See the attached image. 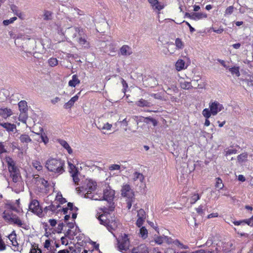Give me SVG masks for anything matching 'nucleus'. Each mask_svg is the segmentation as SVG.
Here are the masks:
<instances>
[{
  "instance_id": "nucleus-54",
  "label": "nucleus",
  "mask_w": 253,
  "mask_h": 253,
  "mask_svg": "<svg viewBox=\"0 0 253 253\" xmlns=\"http://www.w3.org/2000/svg\"><path fill=\"white\" fill-rule=\"evenodd\" d=\"M134 197H133V198H127V200H126V204H127V208L129 210L131 207V206H132V203L134 201Z\"/></svg>"
},
{
  "instance_id": "nucleus-4",
  "label": "nucleus",
  "mask_w": 253,
  "mask_h": 253,
  "mask_svg": "<svg viewBox=\"0 0 253 253\" xmlns=\"http://www.w3.org/2000/svg\"><path fill=\"white\" fill-rule=\"evenodd\" d=\"M2 217L7 223L15 224L20 227L26 229V224L22 222L17 215L13 214L11 211H5L2 214Z\"/></svg>"
},
{
  "instance_id": "nucleus-61",
  "label": "nucleus",
  "mask_w": 253,
  "mask_h": 253,
  "mask_svg": "<svg viewBox=\"0 0 253 253\" xmlns=\"http://www.w3.org/2000/svg\"><path fill=\"white\" fill-rule=\"evenodd\" d=\"M60 207V206L59 204H57V205H53V204H51L50 205V208L52 209H51V211H52V212H55L56 210L58 208H59Z\"/></svg>"
},
{
  "instance_id": "nucleus-64",
  "label": "nucleus",
  "mask_w": 253,
  "mask_h": 253,
  "mask_svg": "<svg viewBox=\"0 0 253 253\" xmlns=\"http://www.w3.org/2000/svg\"><path fill=\"white\" fill-rule=\"evenodd\" d=\"M192 253H214V251H205L204 250H200Z\"/></svg>"
},
{
  "instance_id": "nucleus-59",
  "label": "nucleus",
  "mask_w": 253,
  "mask_h": 253,
  "mask_svg": "<svg viewBox=\"0 0 253 253\" xmlns=\"http://www.w3.org/2000/svg\"><path fill=\"white\" fill-rule=\"evenodd\" d=\"M6 249V245L3 240L0 237V251H4Z\"/></svg>"
},
{
  "instance_id": "nucleus-46",
  "label": "nucleus",
  "mask_w": 253,
  "mask_h": 253,
  "mask_svg": "<svg viewBox=\"0 0 253 253\" xmlns=\"http://www.w3.org/2000/svg\"><path fill=\"white\" fill-rule=\"evenodd\" d=\"M109 170L110 171L113 170H118L121 169V166L118 165V164H113L111 165L109 167Z\"/></svg>"
},
{
  "instance_id": "nucleus-38",
  "label": "nucleus",
  "mask_w": 253,
  "mask_h": 253,
  "mask_svg": "<svg viewBox=\"0 0 253 253\" xmlns=\"http://www.w3.org/2000/svg\"><path fill=\"white\" fill-rule=\"evenodd\" d=\"M15 237H16L15 234H11L8 236V238H9V240H10V241L11 242L12 245L13 246H16L17 245H18V243L16 240Z\"/></svg>"
},
{
  "instance_id": "nucleus-19",
  "label": "nucleus",
  "mask_w": 253,
  "mask_h": 253,
  "mask_svg": "<svg viewBox=\"0 0 253 253\" xmlns=\"http://www.w3.org/2000/svg\"><path fill=\"white\" fill-rule=\"evenodd\" d=\"M119 53L121 55L128 56L132 54V50L128 45H124L121 47Z\"/></svg>"
},
{
  "instance_id": "nucleus-48",
  "label": "nucleus",
  "mask_w": 253,
  "mask_h": 253,
  "mask_svg": "<svg viewBox=\"0 0 253 253\" xmlns=\"http://www.w3.org/2000/svg\"><path fill=\"white\" fill-rule=\"evenodd\" d=\"M17 19L16 17H13L12 18H11L10 19L8 20H5L3 21V24L5 26H7L9 24L12 23L14 21H15Z\"/></svg>"
},
{
  "instance_id": "nucleus-28",
  "label": "nucleus",
  "mask_w": 253,
  "mask_h": 253,
  "mask_svg": "<svg viewBox=\"0 0 253 253\" xmlns=\"http://www.w3.org/2000/svg\"><path fill=\"white\" fill-rule=\"evenodd\" d=\"M135 104L140 107H149L150 106V103L143 99H140L139 100L136 102Z\"/></svg>"
},
{
  "instance_id": "nucleus-8",
  "label": "nucleus",
  "mask_w": 253,
  "mask_h": 253,
  "mask_svg": "<svg viewBox=\"0 0 253 253\" xmlns=\"http://www.w3.org/2000/svg\"><path fill=\"white\" fill-rule=\"evenodd\" d=\"M29 209L39 216L41 217L42 216V211L37 200H33L31 201L29 206Z\"/></svg>"
},
{
  "instance_id": "nucleus-6",
  "label": "nucleus",
  "mask_w": 253,
  "mask_h": 253,
  "mask_svg": "<svg viewBox=\"0 0 253 253\" xmlns=\"http://www.w3.org/2000/svg\"><path fill=\"white\" fill-rule=\"evenodd\" d=\"M115 195L114 190H112L110 187H108L106 189H104L103 193V200L107 201L108 203L109 204V211H112L114 207L111 205L112 200L114 198Z\"/></svg>"
},
{
  "instance_id": "nucleus-57",
  "label": "nucleus",
  "mask_w": 253,
  "mask_h": 253,
  "mask_svg": "<svg viewBox=\"0 0 253 253\" xmlns=\"http://www.w3.org/2000/svg\"><path fill=\"white\" fill-rule=\"evenodd\" d=\"M145 219H141V218H137V220L136 222V225L138 227H141L144 222L145 221Z\"/></svg>"
},
{
  "instance_id": "nucleus-35",
  "label": "nucleus",
  "mask_w": 253,
  "mask_h": 253,
  "mask_svg": "<svg viewBox=\"0 0 253 253\" xmlns=\"http://www.w3.org/2000/svg\"><path fill=\"white\" fill-rule=\"evenodd\" d=\"M154 240L155 243L158 245H161L164 242V236H159L155 235Z\"/></svg>"
},
{
  "instance_id": "nucleus-20",
  "label": "nucleus",
  "mask_w": 253,
  "mask_h": 253,
  "mask_svg": "<svg viewBox=\"0 0 253 253\" xmlns=\"http://www.w3.org/2000/svg\"><path fill=\"white\" fill-rule=\"evenodd\" d=\"M96 187L97 184L96 182L88 181L86 184L84 192H85V193H93V192L96 190Z\"/></svg>"
},
{
  "instance_id": "nucleus-9",
  "label": "nucleus",
  "mask_w": 253,
  "mask_h": 253,
  "mask_svg": "<svg viewBox=\"0 0 253 253\" xmlns=\"http://www.w3.org/2000/svg\"><path fill=\"white\" fill-rule=\"evenodd\" d=\"M129 239L126 235L118 241L119 250L121 252L126 251L129 249Z\"/></svg>"
},
{
  "instance_id": "nucleus-33",
  "label": "nucleus",
  "mask_w": 253,
  "mask_h": 253,
  "mask_svg": "<svg viewBox=\"0 0 253 253\" xmlns=\"http://www.w3.org/2000/svg\"><path fill=\"white\" fill-rule=\"evenodd\" d=\"M56 200L59 202V204H63L67 202L66 200L62 197L61 193H58L56 196Z\"/></svg>"
},
{
  "instance_id": "nucleus-22",
  "label": "nucleus",
  "mask_w": 253,
  "mask_h": 253,
  "mask_svg": "<svg viewBox=\"0 0 253 253\" xmlns=\"http://www.w3.org/2000/svg\"><path fill=\"white\" fill-rule=\"evenodd\" d=\"M192 20H198L207 17V14L203 12H192Z\"/></svg>"
},
{
  "instance_id": "nucleus-39",
  "label": "nucleus",
  "mask_w": 253,
  "mask_h": 253,
  "mask_svg": "<svg viewBox=\"0 0 253 253\" xmlns=\"http://www.w3.org/2000/svg\"><path fill=\"white\" fill-rule=\"evenodd\" d=\"M32 165L38 171H40L42 169V167L39 161H35L33 162Z\"/></svg>"
},
{
  "instance_id": "nucleus-34",
  "label": "nucleus",
  "mask_w": 253,
  "mask_h": 253,
  "mask_svg": "<svg viewBox=\"0 0 253 253\" xmlns=\"http://www.w3.org/2000/svg\"><path fill=\"white\" fill-rule=\"evenodd\" d=\"M229 70L232 75H235L237 77H239L240 75L239 68L238 67L230 68L229 69Z\"/></svg>"
},
{
  "instance_id": "nucleus-30",
  "label": "nucleus",
  "mask_w": 253,
  "mask_h": 253,
  "mask_svg": "<svg viewBox=\"0 0 253 253\" xmlns=\"http://www.w3.org/2000/svg\"><path fill=\"white\" fill-rule=\"evenodd\" d=\"M201 196L198 193L193 194L189 199L191 204H195L200 199Z\"/></svg>"
},
{
  "instance_id": "nucleus-62",
  "label": "nucleus",
  "mask_w": 253,
  "mask_h": 253,
  "mask_svg": "<svg viewBox=\"0 0 253 253\" xmlns=\"http://www.w3.org/2000/svg\"><path fill=\"white\" fill-rule=\"evenodd\" d=\"M203 208V207L202 205H201L198 208L196 209L197 212L200 215H202L204 213Z\"/></svg>"
},
{
  "instance_id": "nucleus-18",
  "label": "nucleus",
  "mask_w": 253,
  "mask_h": 253,
  "mask_svg": "<svg viewBox=\"0 0 253 253\" xmlns=\"http://www.w3.org/2000/svg\"><path fill=\"white\" fill-rule=\"evenodd\" d=\"M84 197L88 198L93 200H103V196L100 194L97 193L94 194L93 193H85L84 194Z\"/></svg>"
},
{
  "instance_id": "nucleus-25",
  "label": "nucleus",
  "mask_w": 253,
  "mask_h": 253,
  "mask_svg": "<svg viewBox=\"0 0 253 253\" xmlns=\"http://www.w3.org/2000/svg\"><path fill=\"white\" fill-rule=\"evenodd\" d=\"M58 142L61 146H62L65 149H66L67 150L69 154H71L72 153V149L66 141L64 140L59 139L58 140Z\"/></svg>"
},
{
  "instance_id": "nucleus-41",
  "label": "nucleus",
  "mask_w": 253,
  "mask_h": 253,
  "mask_svg": "<svg viewBox=\"0 0 253 253\" xmlns=\"http://www.w3.org/2000/svg\"><path fill=\"white\" fill-rule=\"evenodd\" d=\"M48 64L51 67H54L58 64V60L55 58H50L48 61Z\"/></svg>"
},
{
  "instance_id": "nucleus-53",
  "label": "nucleus",
  "mask_w": 253,
  "mask_h": 253,
  "mask_svg": "<svg viewBox=\"0 0 253 253\" xmlns=\"http://www.w3.org/2000/svg\"><path fill=\"white\" fill-rule=\"evenodd\" d=\"M152 6H153V7L154 9H157V10H158L159 11L162 10L164 8L163 5H161L159 3L158 0L157 1V3L155 4H154V5H152Z\"/></svg>"
},
{
  "instance_id": "nucleus-49",
  "label": "nucleus",
  "mask_w": 253,
  "mask_h": 253,
  "mask_svg": "<svg viewBox=\"0 0 253 253\" xmlns=\"http://www.w3.org/2000/svg\"><path fill=\"white\" fill-rule=\"evenodd\" d=\"M67 206L68 210L69 209L71 211L76 212L78 210V208L74 207L73 204L72 203L69 202Z\"/></svg>"
},
{
  "instance_id": "nucleus-47",
  "label": "nucleus",
  "mask_w": 253,
  "mask_h": 253,
  "mask_svg": "<svg viewBox=\"0 0 253 253\" xmlns=\"http://www.w3.org/2000/svg\"><path fill=\"white\" fill-rule=\"evenodd\" d=\"M140 234L143 238H146L147 236L148 231L145 227H142L140 229Z\"/></svg>"
},
{
  "instance_id": "nucleus-32",
  "label": "nucleus",
  "mask_w": 253,
  "mask_h": 253,
  "mask_svg": "<svg viewBox=\"0 0 253 253\" xmlns=\"http://www.w3.org/2000/svg\"><path fill=\"white\" fill-rule=\"evenodd\" d=\"M101 132L103 134H111L113 133L115 130H112V127H98Z\"/></svg>"
},
{
  "instance_id": "nucleus-21",
  "label": "nucleus",
  "mask_w": 253,
  "mask_h": 253,
  "mask_svg": "<svg viewBox=\"0 0 253 253\" xmlns=\"http://www.w3.org/2000/svg\"><path fill=\"white\" fill-rule=\"evenodd\" d=\"M12 114L10 109L7 108H0V116L3 118H7Z\"/></svg>"
},
{
  "instance_id": "nucleus-63",
  "label": "nucleus",
  "mask_w": 253,
  "mask_h": 253,
  "mask_svg": "<svg viewBox=\"0 0 253 253\" xmlns=\"http://www.w3.org/2000/svg\"><path fill=\"white\" fill-rule=\"evenodd\" d=\"M65 236L68 237L69 236H74L75 235V232L71 230V229H69L65 234Z\"/></svg>"
},
{
  "instance_id": "nucleus-24",
  "label": "nucleus",
  "mask_w": 253,
  "mask_h": 253,
  "mask_svg": "<svg viewBox=\"0 0 253 253\" xmlns=\"http://www.w3.org/2000/svg\"><path fill=\"white\" fill-rule=\"evenodd\" d=\"M78 98L79 96L78 95H76L75 96L73 97L68 102L64 104V108L69 109L71 108V107L73 106L74 103L78 100Z\"/></svg>"
},
{
  "instance_id": "nucleus-11",
  "label": "nucleus",
  "mask_w": 253,
  "mask_h": 253,
  "mask_svg": "<svg viewBox=\"0 0 253 253\" xmlns=\"http://www.w3.org/2000/svg\"><path fill=\"white\" fill-rule=\"evenodd\" d=\"M69 165L70 167L71 170L70 172L71 174L73 181L76 185H78L80 181V178L79 177L80 172L74 165L70 163H69Z\"/></svg>"
},
{
  "instance_id": "nucleus-5",
  "label": "nucleus",
  "mask_w": 253,
  "mask_h": 253,
  "mask_svg": "<svg viewBox=\"0 0 253 253\" xmlns=\"http://www.w3.org/2000/svg\"><path fill=\"white\" fill-rule=\"evenodd\" d=\"M21 123L22 125L26 126L35 125L33 119L28 117L27 113L20 112L18 121L16 122V124L9 123L8 126H16L20 125Z\"/></svg>"
},
{
  "instance_id": "nucleus-58",
  "label": "nucleus",
  "mask_w": 253,
  "mask_h": 253,
  "mask_svg": "<svg viewBox=\"0 0 253 253\" xmlns=\"http://www.w3.org/2000/svg\"><path fill=\"white\" fill-rule=\"evenodd\" d=\"M122 84L123 86V92L125 93L128 87L127 84L123 79H122Z\"/></svg>"
},
{
  "instance_id": "nucleus-56",
  "label": "nucleus",
  "mask_w": 253,
  "mask_h": 253,
  "mask_svg": "<svg viewBox=\"0 0 253 253\" xmlns=\"http://www.w3.org/2000/svg\"><path fill=\"white\" fill-rule=\"evenodd\" d=\"M237 150L236 149H228L225 151V155L227 156L233 154H236Z\"/></svg>"
},
{
  "instance_id": "nucleus-13",
  "label": "nucleus",
  "mask_w": 253,
  "mask_h": 253,
  "mask_svg": "<svg viewBox=\"0 0 253 253\" xmlns=\"http://www.w3.org/2000/svg\"><path fill=\"white\" fill-rule=\"evenodd\" d=\"M119 224V223L118 220H116L115 217H111V219L109 220L106 227L109 231L113 233V231L117 229Z\"/></svg>"
},
{
  "instance_id": "nucleus-40",
  "label": "nucleus",
  "mask_w": 253,
  "mask_h": 253,
  "mask_svg": "<svg viewBox=\"0 0 253 253\" xmlns=\"http://www.w3.org/2000/svg\"><path fill=\"white\" fill-rule=\"evenodd\" d=\"M215 187L216 188H218L220 189H222L224 187V185L222 183V181L219 177L216 178Z\"/></svg>"
},
{
  "instance_id": "nucleus-50",
  "label": "nucleus",
  "mask_w": 253,
  "mask_h": 253,
  "mask_svg": "<svg viewBox=\"0 0 253 253\" xmlns=\"http://www.w3.org/2000/svg\"><path fill=\"white\" fill-rule=\"evenodd\" d=\"M39 184H41L45 188H47L49 186L48 181L42 178L39 179Z\"/></svg>"
},
{
  "instance_id": "nucleus-51",
  "label": "nucleus",
  "mask_w": 253,
  "mask_h": 253,
  "mask_svg": "<svg viewBox=\"0 0 253 253\" xmlns=\"http://www.w3.org/2000/svg\"><path fill=\"white\" fill-rule=\"evenodd\" d=\"M108 48L109 49V51H110V53H114L116 52V48L113 44L111 43L107 45L106 48Z\"/></svg>"
},
{
  "instance_id": "nucleus-17",
  "label": "nucleus",
  "mask_w": 253,
  "mask_h": 253,
  "mask_svg": "<svg viewBox=\"0 0 253 253\" xmlns=\"http://www.w3.org/2000/svg\"><path fill=\"white\" fill-rule=\"evenodd\" d=\"M76 41L80 45L84 48H87L89 47V43L86 40V35L84 32L83 36H80L78 39H77Z\"/></svg>"
},
{
  "instance_id": "nucleus-37",
  "label": "nucleus",
  "mask_w": 253,
  "mask_h": 253,
  "mask_svg": "<svg viewBox=\"0 0 253 253\" xmlns=\"http://www.w3.org/2000/svg\"><path fill=\"white\" fill-rule=\"evenodd\" d=\"M173 244L181 249H186L188 248L187 246L184 245L178 240H174L173 241Z\"/></svg>"
},
{
  "instance_id": "nucleus-12",
  "label": "nucleus",
  "mask_w": 253,
  "mask_h": 253,
  "mask_svg": "<svg viewBox=\"0 0 253 253\" xmlns=\"http://www.w3.org/2000/svg\"><path fill=\"white\" fill-rule=\"evenodd\" d=\"M132 180L134 184H138L139 182L144 183L145 178L142 173L135 171L132 174Z\"/></svg>"
},
{
  "instance_id": "nucleus-26",
  "label": "nucleus",
  "mask_w": 253,
  "mask_h": 253,
  "mask_svg": "<svg viewBox=\"0 0 253 253\" xmlns=\"http://www.w3.org/2000/svg\"><path fill=\"white\" fill-rule=\"evenodd\" d=\"M80 83V81L76 75H74L72 76V79L69 82V85L72 87H75L77 84Z\"/></svg>"
},
{
  "instance_id": "nucleus-45",
  "label": "nucleus",
  "mask_w": 253,
  "mask_h": 253,
  "mask_svg": "<svg viewBox=\"0 0 253 253\" xmlns=\"http://www.w3.org/2000/svg\"><path fill=\"white\" fill-rule=\"evenodd\" d=\"M247 224L248 225L253 226V215L250 218L243 220V225Z\"/></svg>"
},
{
  "instance_id": "nucleus-10",
  "label": "nucleus",
  "mask_w": 253,
  "mask_h": 253,
  "mask_svg": "<svg viewBox=\"0 0 253 253\" xmlns=\"http://www.w3.org/2000/svg\"><path fill=\"white\" fill-rule=\"evenodd\" d=\"M121 194L122 196L127 198H133L134 197V193L129 184H125L123 186L121 189Z\"/></svg>"
},
{
  "instance_id": "nucleus-27",
  "label": "nucleus",
  "mask_w": 253,
  "mask_h": 253,
  "mask_svg": "<svg viewBox=\"0 0 253 253\" xmlns=\"http://www.w3.org/2000/svg\"><path fill=\"white\" fill-rule=\"evenodd\" d=\"M175 67L177 71H180L186 68L185 62L182 59H178L175 63Z\"/></svg>"
},
{
  "instance_id": "nucleus-7",
  "label": "nucleus",
  "mask_w": 253,
  "mask_h": 253,
  "mask_svg": "<svg viewBox=\"0 0 253 253\" xmlns=\"http://www.w3.org/2000/svg\"><path fill=\"white\" fill-rule=\"evenodd\" d=\"M84 30L81 27H69L66 31L67 34L75 41L80 36L84 35Z\"/></svg>"
},
{
  "instance_id": "nucleus-55",
  "label": "nucleus",
  "mask_w": 253,
  "mask_h": 253,
  "mask_svg": "<svg viewBox=\"0 0 253 253\" xmlns=\"http://www.w3.org/2000/svg\"><path fill=\"white\" fill-rule=\"evenodd\" d=\"M19 39H22V40H30V38L29 37V36H28L27 35H22L21 34H19L17 35V40H18Z\"/></svg>"
},
{
  "instance_id": "nucleus-60",
  "label": "nucleus",
  "mask_w": 253,
  "mask_h": 253,
  "mask_svg": "<svg viewBox=\"0 0 253 253\" xmlns=\"http://www.w3.org/2000/svg\"><path fill=\"white\" fill-rule=\"evenodd\" d=\"M173 240L170 237L168 236H164V242H166L168 244L173 243Z\"/></svg>"
},
{
  "instance_id": "nucleus-52",
  "label": "nucleus",
  "mask_w": 253,
  "mask_h": 253,
  "mask_svg": "<svg viewBox=\"0 0 253 253\" xmlns=\"http://www.w3.org/2000/svg\"><path fill=\"white\" fill-rule=\"evenodd\" d=\"M234 9V7H233V6H230L228 7L225 10V15L231 14L233 12Z\"/></svg>"
},
{
  "instance_id": "nucleus-43",
  "label": "nucleus",
  "mask_w": 253,
  "mask_h": 253,
  "mask_svg": "<svg viewBox=\"0 0 253 253\" xmlns=\"http://www.w3.org/2000/svg\"><path fill=\"white\" fill-rule=\"evenodd\" d=\"M43 19L45 20H48L52 19V12L49 11H45L43 14Z\"/></svg>"
},
{
  "instance_id": "nucleus-1",
  "label": "nucleus",
  "mask_w": 253,
  "mask_h": 253,
  "mask_svg": "<svg viewBox=\"0 0 253 253\" xmlns=\"http://www.w3.org/2000/svg\"><path fill=\"white\" fill-rule=\"evenodd\" d=\"M65 163L61 159L50 158L45 163L47 169L55 173L60 174L64 171Z\"/></svg>"
},
{
  "instance_id": "nucleus-36",
  "label": "nucleus",
  "mask_w": 253,
  "mask_h": 253,
  "mask_svg": "<svg viewBox=\"0 0 253 253\" xmlns=\"http://www.w3.org/2000/svg\"><path fill=\"white\" fill-rule=\"evenodd\" d=\"M137 216L138 218L145 219L146 213H145V211H144V210L142 209L139 210L137 211Z\"/></svg>"
},
{
  "instance_id": "nucleus-31",
  "label": "nucleus",
  "mask_w": 253,
  "mask_h": 253,
  "mask_svg": "<svg viewBox=\"0 0 253 253\" xmlns=\"http://www.w3.org/2000/svg\"><path fill=\"white\" fill-rule=\"evenodd\" d=\"M180 86L182 88L184 89H189L193 87L191 84V83L186 81L181 82Z\"/></svg>"
},
{
  "instance_id": "nucleus-15",
  "label": "nucleus",
  "mask_w": 253,
  "mask_h": 253,
  "mask_svg": "<svg viewBox=\"0 0 253 253\" xmlns=\"http://www.w3.org/2000/svg\"><path fill=\"white\" fill-rule=\"evenodd\" d=\"M131 253H149L148 248L145 244H142L134 247Z\"/></svg>"
},
{
  "instance_id": "nucleus-16",
  "label": "nucleus",
  "mask_w": 253,
  "mask_h": 253,
  "mask_svg": "<svg viewBox=\"0 0 253 253\" xmlns=\"http://www.w3.org/2000/svg\"><path fill=\"white\" fill-rule=\"evenodd\" d=\"M140 122H143L144 124L143 126H145L146 125L156 126L157 125V121L152 118H145L143 117H140L139 119Z\"/></svg>"
},
{
  "instance_id": "nucleus-14",
  "label": "nucleus",
  "mask_w": 253,
  "mask_h": 253,
  "mask_svg": "<svg viewBox=\"0 0 253 253\" xmlns=\"http://www.w3.org/2000/svg\"><path fill=\"white\" fill-rule=\"evenodd\" d=\"M101 210L104 212L103 214H101L98 217V219L100 221L101 224H103L106 226L107 224L108 223L109 220L107 219V214L106 213H108V209L106 207H103L101 209Z\"/></svg>"
},
{
  "instance_id": "nucleus-42",
  "label": "nucleus",
  "mask_w": 253,
  "mask_h": 253,
  "mask_svg": "<svg viewBox=\"0 0 253 253\" xmlns=\"http://www.w3.org/2000/svg\"><path fill=\"white\" fill-rule=\"evenodd\" d=\"M20 139L22 142L28 143L31 141L30 137L28 135L25 134L21 135L20 137Z\"/></svg>"
},
{
  "instance_id": "nucleus-3",
  "label": "nucleus",
  "mask_w": 253,
  "mask_h": 253,
  "mask_svg": "<svg viewBox=\"0 0 253 253\" xmlns=\"http://www.w3.org/2000/svg\"><path fill=\"white\" fill-rule=\"evenodd\" d=\"M6 162L10 177L13 182H17L21 177L19 169L15 165V162L11 158H6Z\"/></svg>"
},
{
  "instance_id": "nucleus-29",
  "label": "nucleus",
  "mask_w": 253,
  "mask_h": 253,
  "mask_svg": "<svg viewBox=\"0 0 253 253\" xmlns=\"http://www.w3.org/2000/svg\"><path fill=\"white\" fill-rule=\"evenodd\" d=\"M248 156V155L247 153H243L242 154L238 155L237 157V160L238 162L242 163L247 161Z\"/></svg>"
},
{
  "instance_id": "nucleus-23",
  "label": "nucleus",
  "mask_w": 253,
  "mask_h": 253,
  "mask_svg": "<svg viewBox=\"0 0 253 253\" xmlns=\"http://www.w3.org/2000/svg\"><path fill=\"white\" fill-rule=\"evenodd\" d=\"M19 111L22 113H27L28 106L26 101L22 100L18 103Z\"/></svg>"
},
{
  "instance_id": "nucleus-2",
  "label": "nucleus",
  "mask_w": 253,
  "mask_h": 253,
  "mask_svg": "<svg viewBox=\"0 0 253 253\" xmlns=\"http://www.w3.org/2000/svg\"><path fill=\"white\" fill-rule=\"evenodd\" d=\"M209 108H205L202 111V115L207 119H209L211 115H216L223 109V107L218 102L211 100L209 103Z\"/></svg>"
},
{
  "instance_id": "nucleus-44",
  "label": "nucleus",
  "mask_w": 253,
  "mask_h": 253,
  "mask_svg": "<svg viewBox=\"0 0 253 253\" xmlns=\"http://www.w3.org/2000/svg\"><path fill=\"white\" fill-rule=\"evenodd\" d=\"M175 44L176 47L178 49L182 48L183 47V43L181 40L179 38H177L175 40Z\"/></svg>"
}]
</instances>
